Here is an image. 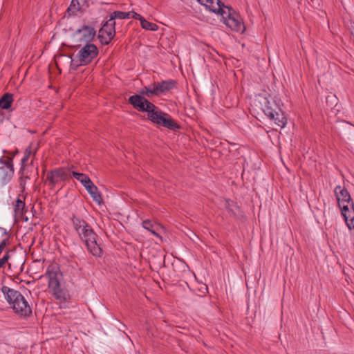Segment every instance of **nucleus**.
<instances>
[{"label": "nucleus", "mask_w": 354, "mask_h": 354, "mask_svg": "<svg viewBox=\"0 0 354 354\" xmlns=\"http://www.w3.org/2000/svg\"><path fill=\"white\" fill-rule=\"evenodd\" d=\"M176 81L173 80L154 82L153 84L156 91V96H160L172 90L176 86Z\"/></svg>", "instance_id": "4468645a"}, {"label": "nucleus", "mask_w": 354, "mask_h": 354, "mask_svg": "<svg viewBox=\"0 0 354 354\" xmlns=\"http://www.w3.org/2000/svg\"><path fill=\"white\" fill-rule=\"evenodd\" d=\"M30 179H31V178L30 176H26L25 175L24 176L20 175V177H19V186L21 188L22 191L25 190L26 180H30Z\"/></svg>", "instance_id": "bb28decb"}, {"label": "nucleus", "mask_w": 354, "mask_h": 354, "mask_svg": "<svg viewBox=\"0 0 354 354\" xmlns=\"http://www.w3.org/2000/svg\"><path fill=\"white\" fill-rule=\"evenodd\" d=\"M76 55V58L81 64L88 65L98 55V48L94 44H85Z\"/></svg>", "instance_id": "0eeeda50"}, {"label": "nucleus", "mask_w": 354, "mask_h": 354, "mask_svg": "<svg viewBox=\"0 0 354 354\" xmlns=\"http://www.w3.org/2000/svg\"><path fill=\"white\" fill-rule=\"evenodd\" d=\"M346 124L351 125V124L349 122H346Z\"/></svg>", "instance_id": "4c0bfd02"}, {"label": "nucleus", "mask_w": 354, "mask_h": 354, "mask_svg": "<svg viewBox=\"0 0 354 354\" xmlns=\"http://www.w3.org/2000/svg\"><path fill=\"white\" fill-rule=\"evenodd\" d=\"M9 244V238H7L6 239H3L1 243H0V255L1 254V253L3 252V250L5 249V248Z\"/></svg>", "instance_id": "c756f323"}, {"label": "nucleus", "mask_w": 354, "mask_h": 354, "mask_svg": "<svg viewBox=\"0 0 354 354\" xmlns=\"http://www.w3.org/2000/svg\"><path fill=\"white\" fill-rule=\"evenodd\" d=\"M129 13H130V18L138 19L140 21H141V20L143 19L142 16H141L140 14H138L134 11H130Z\"/></svg>", "instance_id": "7c9ffc66"}, {"label": "nucleus", "mask_w": 354, "mask_h": 354, "mask_svg": "<svg viewBox=\"0 0 354 354\" xmlns=\"http://www.w3.org/2000/svg\"><path fill=\"white\" fill-rule=\"evenodd\" d=\"M86 191L91 195L94 201L100 205L103 202V198L100 192L98 191V188L94 183L91 180L89 184H86L84 186Z\"/></svg>", "instance_id": "f3484780"}, {"label": "nucleus", "mask_w": 354, "mask_h": 354, "mask_svg": "<svg viewBox=\"0 0 354 354\" xmlns=\"http://www.w3.org/2000/svg\"><path fill=\"white\" fill-rule=\"evenodd\" d=\"M153 96H156V91L153 84H151L150 86H144L138 94L130 96L128 99V103L139 112H147V119L158 126L172 131L180 129V126L171 118L169 114L161 111L145 97Z\"/></svg>", "instance_id": "f257e3e1"}, {"label": "nucleus", "mask_w": 354, "mask_h": 354, "mask_svg": "<svg viewBox=\"0 0 354 354\" xmlns=\"http://www.w3.org/2000/svg\"><path fill=\"white\" fill-rule=\"evenodd\" d=\"M109 17L113 21H115V19H129L130 13H129V12L114 11L110 14Z\"/></svg>", "instance_id": "393cba45"}, {"label": "nucleus", "mask_w": 354, "mask_h": 354, "mask_svg": "<svg viewBox=\"0 0 354 354\" xmlns=\"http://www.w3.org/2000/svg\"><path fill=\"white\" fill-rule=\"evenodd\" d=\"M13 311L15 314L24 317H29L32 313V308L24 296L17 305H14Z\"/></svg>", "instance_id": "2eb2a0df"}, {"label": "nucleus", "mask_w": 354, "mask_h": 354, "mask_svg": "<svg viewBox=\"0 0 354 354\" xmlns=\"http://www.w3.org/2000/svg\"><path fill=\"white\" fill-rule=\"evenodd\" d=\"M74 1L75 0H72L70 6L66 10V13L68 16L75 15L78 11H82L83 10L80 1L77 0L74 2Z\"/></svg>", "instance_id": "b1692460"}, {"label": "nucleus", "mask_w": 354, "mask_h": 354, "mask_svg": "<svg viewBox=\"0 0 354 354\" xmlns=\"http://www.w3.org/2000/svg\"><path fill=\"white\" fill-rule=\"evenodd\" d=\"M31 153H32V149H31V145H30L26 149L25 155L28 154V156L30 157Z\"/></svg>", "instance_id": "c9c22d12"}, {"label": "nucleus", "mask_w": 354, "mask_h": 354, "mask_svg": "<svg viewBox=\"0 0 354 354\" xmlns=\"http://www.w3.org/2000/svg\"><path fill=\"white\" fill-rule=\"evenodd\" d=\"M142 225L145 229L149 231L152 234L156 236H159V234L157 232L159 229V225L156 222H153L149 219H146L142 222Z\"/></svg>", "instance_id": "412c9836"}, {"label": "nucleus", "mask_w": 354, "mask_h": 354, "mask_svg": "<svg viewBox=\"0 0 354 354\" xmlns=\"http://www.w3.org/2000/svg\"><path fill=\"white\" fill-rule=\"evenodd\" d=\"M26 204L24 199L21 200L20 196L16 199L14 203L15 217L24 219V216L26 213Z\"/></svg>", "instance_id": "a211bd4d"}, {"label": "nucleus", "mask_w": 354, "mask_h": 354, "mask_svg": "<svg viewBox=\"0 0 354 354\" xmlns=\"http://www.w3.org/2000/svg\"><path fill=\"white\" fill-rule=\"evenodd\" d=\"M96 35L94 28L83 25L80 28L76 30L72 35L75 44L73 47L76 49L80 48L85 44H91Z\"/></svg>", "instance_id": "20e7f679"}, {"label": "nucleus", "mask_w": 354, "mask_h": 354, "mask_svg": "<svg viewBox=\"0 0 354 354\" xmlns=\"http://www.w3.org/2000/svg\"><path fill=\"white\" fill-rule=\"evenodd\" d=\"M12 102V94L6 93L0 97V109L8 110L11 107Z\"/></svg>", "instance_id": "4be33fe9"}, {"label": "nucleus", "mask_w": 354, "mask_h": 354, "mask_svg": "<svg viewBox=\"0 0 354 354\" xmlns=\"http://www.w3.org/2000/svg\"><path fill=\"white\" fill-rule=\"evenodd\" d=\"M200 4L204 6L212 12L216 13L219 15L225 14L223 7H225L224 3L221 0H196Z\"/></svg>", "instance_id": "9b49d317"}, {"label": "nucleus", "mask_w": 354, "mask_h": 354, "mask_svg": "<svg viewBox=\"0 0 354 354\" xmlns=\"http://www.w3.org/2000/svg\"><path fill=\"white\" fill-rule=\"evenodd\" d=\"M334 192L339 208L345 205L344 204V203H347L348 205H351V204L353 203L348 191L345 187L337 185L335 188Z\"/></svg>", "instance_id": "f8f14e48"}, {"label": "nucleus", "mask_w": 354, "mask_h": 354, "mask_svg": "<svg viewBox=\"0 0 354 354\" xmlns=\"http://www.w3.org/2000/svg\"><path fill=\"white\" fill-rule=\"evenodd\" d=\"M70 178V169L66 167H59L48 171L46 182H48L50 189H53L59 183L68 181Z\"/></svg>", "instance_id": "423d86ee"}, {"label": "nucleus", "mask_w": 354, "mask_h": 354, "mask_svg": "<svg viewBox=\"0 0 354 354\" xmlns=\"http://www.w3.org/2000/svg\"><path fill=\"white\" fill-rule=\"evenodd\" d=\"M1 292L12 310L14 305H17V304L22 299L23 295L19 291L10 288L6 286H3L1 288Z\"/></svg>", "instance_id": "9d476101"}, {"label": "nucleus", "mask_w": 354, "mask_h": 354, "mask_svg": "<svg viewBox=\"0 0 354 354\" xmlns=\"http://www.w3.org/2000/svg\"><path fill=\"white\" fill-rule=\"evenodd\" d=\"M225 207L228 212L230 214V216L235 218H239L241 216V212L240 210L239 206L237 205L236 202L230 199H226L225 202Z\"/></svg>", "instance_id": "6ab92c4d"}, {"label": "nucleus", "mask_w": 354, "mask_h": 354, "mask_svg": "<svg viewBox=\"0 0 354 354\" xmlns=\"http://www.w3.org/2000/svg\"><path fill=\"white\" fill-rule=\"evenodd\" d=\"M13 158L9 156L0 158V179L2 185H6L14 175Z\"/></svg>", "instance_id": "1a4fd4ad"}, {"label": "nucleus", "mask_w": 354, "mask_h": 354, "mask_svg": "<svg viewBox=\"0 0 354 354\" xmlns=\"http://www.w3.org/2000/svg\"><path fill=\"white\" fill-rule=\"evenodd\" d=\"M35 170L36 171V175H37V167H35L32 165V162L26 166H21L19 170V174L21 176H28L30 178L32 177Z\"/></svg>", "instance_id": "5701e85b"}, {"label": "nucleus", "mask_w": 354, "mask_h": 354, "mask_svg": "<svg viewBox=\"0 0 354 354\" xmlns=\"http://www.w3.org/2000/svg\"><path fill=\"white\" fill-rule=\"evenodd\" d=\"M71 220L75 232L85 243L88 252L95 257H101L102 249L97 241L98 236L91 226L85 220L75 215H73Z\"/></svg>", "instance_id": "f03ea898"}, {"label": "nucleus", "mask_w": 354, "mask_h": 354, "mask_svg": "<svg viewBox=\"0 0 354 354\" xmlns=\"http://www.w3.org/2000/svg\"><path fill=\"white\" fill-rule=\"evenodd\" d=\"M259 103L264 114L280 128L286 127L288 119L285 113L281 109V101L279 98L272 97H263L260 99Z\"/></svg>", "instance_id": "7ed1b4c3"}, {"label": "nucleus", "mask_w": 354, "mask_h": 354, "mask_svg": "<svg viewBox=\"0 0 354 354\" xmlns=\"http://www.w3.org/2000/svg\"><path fill=\"white\" fill-rule=\"evenodd\" d=\"M115 36V21L109 19L105 21L98 31L97 37L102 45H109Z\"/></svg>", "instance_id": "6e6552de"}, {"label": "nucleus", "mask_w": 354, "mask_h": 354, "mask_svg": "<svg viewBox=\"0 0 354 354\" xmlns=\"http://www.w3.org/2000/svg\"><path fill=\"white\" fill-rule=\"evenodd\" d=\"M340 209L348 229H354V203L351 205H343Z\"/></svg>", "instance_id": "dca6fc26"}, {"label": "nucleus", "mask_w": 354, "mask_h": 354, "mask_svg": "<svg viewBox=\"0 0 354 354\" xmlns=\"http://www.w3.org/2000/svg\"><path fill=\"white\" fill-rule=\"evenodd\" d=\"M3 112L0 111V122H2L3 120Z\"/></svg>", "instance_id": "e433bc0d"}, {"label": "nucleus", "mask_w": 354, "mask_h": 354, "mask_svg": "<svg viewBox=\"0 0 354 354\" xmlns=\"http://www.w3.org/2000/svg\"><path fill=\"white\" fill-rule=\"evenodd\" d=\"M71 173V178L73 176L75 179L78 180V178L83 177V173H79L77 171H70Z\"/></svg>", "instance_id": "473e14b6"}, {"label": "nucleus", "mask_w": 354, "mask_h": 354, "mask_svg": "<svg viewBox=\"0 0 354 354\" xmlns=\"http://www.w3.org/2000/svg\"><path fill=\"white\" fill-rule=\"evenodd\" d=\"M225 8L227 9V13L225 12V14L221 15L224 24L232 30L243 32L245 30V26L241 17L232 8L226 6Z\"/></svg>", "instance_id": "39448f33"}, {"label": "nucleus", "mask_w": 354, "mask_h": 354, "mask_svg": "<svg viewBox=\"0 0 354 354\" xmlns=\"http://www.w3.org/2000/svg\"><path fill=\"white\" fill-rule=\"evenodd\" d=\"M62 275L59 268L56 264H50L48 266L46 276L48 278V288L57 287L60 283L58 276Z\"/></svg>", "instance_id": "ddd939ff"}, {"label": "nucleus", "mask_w": 354, "mask_h": 354, "mask_svg": "<svg viewBox=\"0 0 354 354\" xmlns=\"http://www.w3.org/2000/svg\"><path fill=\"white\" fill-rule=\"evenodd\" d=\"M78 180L82 184V185L84 187L85 185L89 184L90 181L91 180L90 178L85 174H83V177L78 178Z\"/></svg>", "instance_id": "c85d7f7f"}, {"label": "nucleus", "mask_w": 354, "mask_h": 354, "mask_svg": "<svg viewBox=\"0 0 354 354\" xmlns=\"http://www.w3.org/2000/svg\"><path fill=\"white\" fill-rule=\"evenodd\" d=\"M10 250H8L6 254L3 255L2 258H0V261L2 263V265L4 266V265L8 262V261L10 259V254H9Z\"/></svg>", "instance_id": "2f4dec72"}, {"label": "nucleus", "mask_w": 354, "mask_h": 354, "mask_svg": "<svg viewBox=\"0 0 354 354\" xmlns=\"http://www.w3.org/2000/svg\"><path fill=\"white\" fill-rule=\"evenodd\" d=\"M70 57L72 58V56H71ZM80 66H84V65L81 64V62H80L79 64H77L75 60H74L73 59H71V64H70V70L76 71V70H77L78 67Z\"/></svg>", "instance_id": "cd10ccee"}, {"label": "nucleus", "mask_w": 354, "mask_h": 354, "mask_svg": "<svg viewBox=\"0 0 354 354\" xmlns=\"http://www.w3.org/2000/svg\"><path fill=\"white\" fill-rule=\"evenodd\" d=\"M200 291L201 292V294H203V295H205V294L208 291V288H207V286H205V285H203L202 287H201V289H200Z\"/></svg>", "instance_id": "f704fd0d"}, {"label": "nucleus", "mask_w": 354, "mask_h": 354, "mask_svg": "<svg viewBox=\"0 0 354 354\" xmlns=\"http://www.w3.org/2000/svg\"><path fill=\"white\" fill-rule=\"evenodd\" d=\"M141 27L143 29L156 31L158 29V26L154 24L147 21L144 17L140 21Z\"/></svg>", "instance_id": "a878e982"}, {"label": "nucleus", "mask_w": 354, "mask_h": 354, "mask_svg": "<svg viewBox=\"0 0 354 354\" xmlns=\"http://www.w3.org/2000/svg\"><path fill=\"white\" fill-rule=\"evenodd\" d=\"M53 291V295L57 299L62 301H66L69 299V294L68 291L60 286V283L57 287L49 288Z\"/></svg>", "instance_id": "aec40b11"}, {"label": "nucleus", "mask_w": 354, "mask_h": 354, "mask_svg": "<svg viewBox=\"0 0 354 354\" xmlns=\"http://www.w3.org/2000/svg\"><path fill=\"white\" fill-rule=\"evenodd\" d=\"M29 158L28 154L24 155L21 161V166L28 165L29 164H26V162L28 160Z\"/></svg>", "instance_id": "72a5a7b5"}]
</instances>
